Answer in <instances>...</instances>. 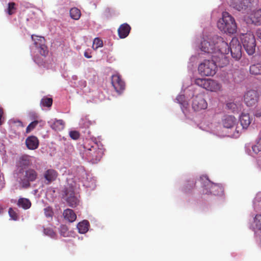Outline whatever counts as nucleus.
<instances>
[{"label": "nucleus", "instance_id": "nucleus-8", "mask_svg": "<svg viewBox=\"0 0 261 261\" xmlns=\"http://www.w3.org/2000/svg\"><path fill=\"white\" fill-rule=\"evenodd\" d=\"M229 48L232 57L236 61L239 60L242 57V46L237 38L232 39Z\"/></svg>", "mask_w": 261, "mask_h": 261}, {"label": "nucleus", "instance_id": "nucleus-25", "mask_svg": "<svg viewBox=\"0 0 261 261\" xmlns=\"http://www.w3.org/2000/svg\"><path fill=\"white\" fill-rule=\"evenodd\" d=\"M63 215L64 218L70 222H74L76 219V214L71 209H66L64 211Z\"/></svg>", "mask_w": 261, "mask_h": 261}, {"label": "nucleus", "instance_id": "nucleus-28", "mask_svg": "<svg viewBox=\"0 0 261 261\" xmlns=\"http://www.w3.org/2000/svg\"><path fill=\"white\" fill-rule=\"evenodd\" d=\"M50 126L55 130H61L64 127V122L62 120H56Z\"/></svg>", "mask_w": 261, "mask_h": 261}, {"label": "nucleus", "instance_id": "nucleus-40", "mask_svg": "<svg viewBox=\"0 0 261 261\" xmlns=\"http://www.w3.org/2000/svg\"><path fill=\"white\" fill-rule=\"evenodd\" d=\"M60 232L61 236L67 237L68 236V228L65 225H62L60 227Z\"/></svg>", "mask_w": 261, "mask_h": 261}, {"label": "nucleus", "instance_id": "nucleus-44", "mask_svg": "<svg viewBox=\"0 0 261 261\" xmlns=\"http://www.w3.org/2000/svg\"><path fill=\"white\" fill-rule=\"evenodd\" d=\"M255 115L256 117H261V108L256 110Z\"/></svg>", "mask_w": 261, "mask_h": 261}, {"label": "nucleus", "instance_id": "nucleus-32", "mask_svg": "<svg viewBox=\"0 0 261 261\" xmlns=\"http://www.w3.org/2000/svg\"><path fill=\"white\" fill-rule=\"evenodd\" d=\"M15 6V4L14 2L9 3L8 4V7L6 12L9 15H11L15 13L16 10Z\"/></svg>", "mask_w": 261, "mask_h": 261}, {"label": "nucleus", "instance_id": "nucleus-3", "mask_svg": "<svg viewBox=\"0 0 261 261\" xmlns=\"http://www.w3.org/2000/svg\"><path fill=\"white\" fill-rule=\"evenodd\" d=\"M17 182L22 189L31 187V182L36 181L38 178V173L35 169L29 168L19 173L14 174Z\"/></svg>", "mask_w": 261, "mask_h": 261}, {"label": "nucleus", "instance_id": "nucleus-1", "mask_svg": "<svg viewBox=\"0 0 261 261\" xmlns=\"http://www.w3.org/2000/svg\"><path fill=\"white\" fill-rule=\"evenodd\" d=\"M213 42L215 43V53L213 55V58L215 61L222 62L220 66H225L228 62L226 55L229 52V45L222 37L217 35L213 36Z\"/></svg>", "mask_w": 261, "mask_h": 261}, {"label": "nucleus", "instance_id": "nucleus-43", "mask_svg": "<svg viewBox=\"0 0 261 261\" xmlns=\"http://www.w3.org/2000/svg\"><path fill=\"white\" fill-rule=\"evenodd\" d=\"M34 61L39 65L41 66L43 65V59L40 58L39 57H35Z\"/></svg>", "mask_w": 261, "mask_h": 261}, {"label": "nucleus", "instance_id": "nucleus-45", "mask_svg": "<svg viewBox=\"0 0 261 261\" xmlns=\"http://www.w3.org/2000/svg\"><path fill=\"white\" fill-rule=\"evenodd\" d=\"M257 36L261 39V29H258L256 33Z\"/></svg>", "mask_w": 261, "mask_h": 261}, {"label": "nucleus", "instance_id": "nucleus-2", "mask_svg": "<svg viewBox=\"0 0 261 261\" xmlns=\"http://www.w3.org/2000/svg\"><path fill=\"white\" fill-rule=\"evenodd\" d=\"M83 154L86 159L93 164L100 161L104 153V150L98 144L90 140H86L82 145Z\"/></svg>", "mask_w": 261, "mask_h": 261}, {"label": "nucleus", "instance_id": "nucleus-27", "mask_svg": "<svg viewBox=\"0 0 261 261\" xmlns=\"http://www.w3.org/2000/svg\"><path fill=\"white\" fill-rule=\"evenodd\" d=\"M249 72L251 75H261V64L257 63L251 65L249 68Z\"/></svg>", "mask_w": 261, "mask_h": 261}, {"label": "nucleus", "instance_id": "nucleus-15", "mask_svg": "<svg viewBox=\"0 0 261 261\" xmlns=\"http://www.w3.org/2000/svg\"><path fill=\"white\" fill-rule=\"evenodd\" d=\"M201 50L212 55L215 53V43L213 42V36L207 40H203L201 43Z\"/></svg>", "mask_w": 261, "mask_h": 261}, {"label": "nucleus", "instance_id": "nucleus-46", "mask_svg": "<svg viewBox=\"0 0 261 261\" xmlns=\"http://www.w3.org/2000/svg\"><path fill=\"white\" fill-rule=\"evenodd\" d=\"M84 56L87 58H91V56L89 55L87 52L84 53Z\"/></svg>", "mask_w": 261, "mask_h": 261}, {"label": "nucleus", "instance_id": "nucleus-21", "mask_svg": "<svg viewBox=\"0 0 261 261\" xmlns=\"http://www.w3.org/2000/svg\"><path fill=\"white\" fill-rule=\"evenodd\" d=\"M131 28L127 23L121 24L118 29V35L120 38H125L129 34Z\"/></svg>", "mask_w": 261, "mask_h": 261}, {"label": "nucleus", "instance_id": "nucleus-29", "mask_svg": "<svg viewBox=\"0 0 261 261\" xmlns=\"http://www.w3.org/2000/svg\"><path fill=\"white\" fill-rule=\"evenodd\" d=\"M70 16L73 19L78 20L81 16V11L76 8H72L70 10Z\"/></svg>", "mask_w": 261, "mask_h": 261}, {"label": "nucleus", "instance_id": "nucleus-30", "mask_svg": "<svg viewBox=\"0 0 261 261\" xmlns=\"http://www.w3.org/2000/svg\"><path fill=\"white\" fill-rule=\"evenodd\" d=\"M252 150L255 154L261 152V137L257 140L255 143L252 146Z\"/></svg>", "mask_w": 261, "mask_h": 261}, {"label": "nucleus", "instance_id": "nucleus-20", "mask_svg": "<svg viewBox=\"0 0 261 261\" xmlns=\"http://www.w3.org/2000/svg\"><path fill=\"white\" fill-rule=\"evenodd\" d=\"M25 144L29 149L34 150L39 146V140L36 137L31 136L27 138Z\"/></svg>", "mask_w": 261, "mask_h": 261}, {"label": "nucleus", "instance_id": "nucleus-39", "mask_svg": "<svg viewBox=\"0 0 261 261\" xmlns=\"http://www.w3.org/2000/svg\"><path fill=\"white\" fill-rule=\"evenodd\" d=\"M44 214L47 218H52L54 212L53 209L50 206H47L44 209Z\"/></svg>", "mask_w": 261, "mask_h": 261}, {"label": "nucleus", "instance_id": "nucleus-47", "mask_svg": "<svg viewBox=\"0 0 261 261\" xmlns=\"http://www.w3.org/2000/svg\"><path fill=\"white\" fill-rule=\"evenodd\" d=\"M4 209L2 206L0 205V214L3 213Z\"/></svg>", "mask_w": 261, "mask_h": 261}, {"label": "nucleus", "instance_id": "nucleus-16", "mask_svg": "<svg viewBox=\"0 0 261 261\" xmlns=\"http://www.w3.org/2000/svg\"><path fill=\"white\" fill-rule=\"evenodd\" d=\"M237 119L232 115L224 116L222 119L223 126L227 128H230L233 127L237 123Z\"/></svg>", "mask_w": 261, "mask_h": 261}, {"label": "nucleus", "instance_id": "nucleus-41", "mask_svg": "<svg viewBox=\"0 0 261 261\" xmlns=\"http://www.w3.org/2000/svg\"><path fill=\"white\" fill-rule=\"evenodd\" d=\"M70 137L73 140H77L80 137V133L79 132L76 130H72L69 133Z\"/></svg>", "mask_w": 261, "mask_h": 261}, {"label": "nucleus", "instance_id": "nucleus-24", "mask_svg": "<svg viewBox=\"0 0 261 261\" xmlns=\"http://www.w3.org/2000/svg\"><path fill=\"white\" fill-rule=\"evenodd\" d=\"M240 121L243 128H247L251 123V119L248 114L242 113L240 117Z\"/></svg>", "mask_w": 261, "mask_h": 261}, {"label": "nucleus", "instance_id": "nucleus-12", "mask_svg": "<svg viewBox=\"0 0 261 261\" xmlns=\"http://www.w3.org/2000/svg\"><path fill=\"white\" fill-rule=\"evenodd\" d=\"M259 95L258 92L254 90L247 91L244 96L245 103L248 107L255 105L258 102Z\"/></svg>", "mask_w": 261, "mask_h": 261}, {"label": "nucleus", "instance_id": "nucleus-50", "mask_svg": "<svg viewBox=\"0 0 261 261\" xmlns=\"http://www.w3.org/2000/svg\"><path fill=\"white\" fill-rule=\"evenodd\" d=\"M260 137H261V130H260Z\"/></svg>", "mask_w": 261, "mask_h": 261}, {"label": "nucleus", "instance_id": "nucleus-4", "mask_svg": "<svg viewBox=\"0 0 261 261\" xmlns=\"http://www.w3.org/2000/svg\"><path fill=\"white\" fill-rule=\"evenodd\" d=\"M218 28L224 33L234 34L237 32L235 20L227 12L222 13V17L218 22Z\"/></svg>", "mask_w": 261, "mask_h": 261}, {"label": "nucleus", "instance_id": "nucleus-23", "mask_svg": "<svg viewBox=\"0 0 261 261\" xmlns=\"http://www.w3.org/2000/svg\"><path fill=\"white\" fill-rule=\"evenodd\" d=\"M17 205L19 208L26 210L29 209L32 205L31 201L26 198H19L17 202Z\"/></svg>", "mask_w": 261, "mask_h": 261}, {"label": "nucleus", "instance_id": "nucleus-13", "mask_svg": "<svg viewBox=\"0 0 261 261\" xmlns=\"http://www.w3.org/2000/svg\"><path fill=\"white\" fill-rule=\"evenodd\" d=\"M192 107L195 111H199L206 109L207 103L202 95H196L193 97Z\"/></svg>", "mask_w": 261, "mask_h": 261}, {"label": "nucleus", "instance_id": "nucleus-42", "mask_svg": "<svg viewBox=\"0 0 261 261\" xmlns=\"http://www.w3.org/2000/svg\"><path fill=\"white\" fill-rule=\"evenodd\" d=\"M4 119V110L2 108L0 107V125L3 124Z\"/></svg>", "mask_w": 261, "mask_h": 261}, {"label": "nucleus", "instance_id": "nucleus-31", "mask_svg": "<svg viewBox=\"0 0 261 261\" xmlns=\"http://www.w3.org/2000/svg\"><path fill=\"white\" fill-rule=\"evenodd\" d=\"M53 104V99L44 97L42 98L40 101V105L44 107H50Z\"/></svg>", "mask_w": 261, "mask_h": 261}, {"label": "nucleus", "instance_id": "nucleus-26", "mask_svg": "<svg viewBox=\"0 0 261 261\" xmlns=\"http://www.w3.org/2000/svg\"><path fill=\"white\" fill-rule=\"evenodd\" d=\"M89 226V222L87 220H83L79 222L77 225V228L80 233H85L88 230Z\"/></svg>", "mask_w": 261, "mask_h": 261}, {"label": "nucleus", "instance_id": "nucleus-9", "mask_svg": "<svg viewBox=\"0 0 261 261\" xmlns=\"http://www.w3.org/2000/svg\"><path fill=\"white\" fill-rule=\"evenodd\" d=\"M203 194H213L214 195H221L223 193V188L221 185L211 183L208 181L203 189Z\"/></svg>", "mask_w": 261, "mask_h": 261}, {"label": "nucleus", "instance_id": "nucleus-18", "mask_svg": "<svg viewBox=\"0 0 261 261\" xmlns=\"http://www.w3.org/2000/svg\"><path fill=\"white\" fill-rule=\"evenodd\" d=\"M249 2L248 0H238L232 2L230 6L239 11L245 10L248 7Z\"/></svg>", "mask_w": 261, "mask_h": 261}, {"label": "nucleus", "instance_id": "nucleus-6", "mask_svg": "<svg viewBox=\"0 0 261 261\" xmlns=\"http://www.w3.org/2000/svg\"><path fill=\"white\" fill-rule=\"evenodd\" d=\"M242 43L244 49L249 55L255 53L256 42L254 35L251 33H247L241 38Z\"/></svg>", "mask_w": 261, "mask_h": 261}, {"label": "nucleus", "instance_id": "nucleus-34", "mask_svg": "<svg viewBox=\"0 0 261 261\" xmlns=\"http://www.w3.org/2000/svg\"><path fill=\"white\" fill-rule=\"evenodd\" d=\"M103 45L102 41L99 38H95L93 42L92 47L94 49H97L98 47H102Z\"/></svg>", "mask_w": 261, "mask_h": 261}, {"label": "nucleus", "instance_id": "nucleus-33", "mask_svg": "<svg viewBox=\"0 0 261 261\" xmlns=\"http://www.w3.org/2000/svg\"><path fill=\"white\" fill-rule=\"evenodd\" d=\"M41 121L35 120L29 124L26 128V133H29L33 130Z\"/></svg>", "mask_w": 261, "mask_h": 261}, {"label": "nucleus", "instance_id": "nucleus-36", "mask_svg": "<svg viewBox=\"0 0 261 261\" xmlns=\"http://www.w3.org/2000/svg\"><path fill=\"white\" fill-rule=\"evenodd\" d=\"M44 233L45 235L48 236L52 238H55L56 237V233L51 228H44Z\"/></svg>", "mask_w": 261, "mask_h": 261}, {"label": "nucleus", "instance_id": "nucleus-19", "mask_svg": "<svg viewBox=\"0 0 261 261\" xmlns=\"http://www.w3.org/2000/svg\"><path fill=\"white\" fill-rule=\"evenodd\" d=\"M205 89L210 91H217L221 89V85L217 81L207 79Z\"/></svg>", "mask_w": 261, "mask_h": 261}, {"label": "nucleus", "instance_id": "nucleus-14", "mask_svg": "<svg viewBox=\"0 0 261 261\" xmlns=\"http://www.w3.org/2000/svg\"><path fill=\"white\" fill-rule=\"evenodd\" d=\"M66 196V202L69 206L72 207H76L80 202L77 197L75 196L74 192L72 188H68L65 191Z\"/></svg>", "mask_w": 261, "mask_h": 261}, {"label": "nucleus", "instance_id": "nucleus-35", "mask_svg": "<svg viewBox=\"0 0 261 261\" xmlns=\"http://www.w3.org/2000/svg\"><path fill=\"white\" fill-rule=\"evenodd\" d=\"M256 228L261 230V215H256L254 219Z\"/></svg>", "mask_w": 261, "mask_h": 261}, {"label": "nucleus", "instance_id": "nucleus-49", "mask_svg": "<svg viewBox=\"0 0 261 261\" xmlns=\"http://www.w3.org/2000/svg\"><path fill=\"white\" fill-rule=\"evenodd\" d=\"M182 98V96H179L177 97V99L178 100L179 98Z\"/></svg>", "mask_w": 261, "mask_h": 261}, {"label": "nucleus", "instance_id": "nucleus-38", "mask_svg": "<svg viewBox=\"0 0 261 261\" xmlns=\"http://www.w3.org/2000/svg\"><path fill=\"white\" fill-rule=\"evenodd\" d=\"M8 213L12 220L16 221L18 219V214L12 207L9 208Z\"/></svg>", "mask_w": 261, "mask_h": 261}, {"label": "nucleus", "instance_id": "nucleus-17", "mask_svg": "<svg viewBox=\"0 0 261 261\" xmlns=\"http://www.w3.org/2000/svg\"><path fill=\"white\" fill-rule=\"evenodd\" d=\"M58 173L57 171L53 169H47L45 171L43 176L46 181V184L48 185L55 181L57 178Z\"/></svg>", "mask_w": 261, "mask_h": 261}, {"label": "nucleus", "instance_id": "nucleus-22", "mask_svg": "<svg viewBox=\"0 0 261 261\" xmlns=\"http://www.w3.org/2000/svg\"><path fill=\"white\" fill-rule=\"evenodd\" d=\"M253 23L256 25L261 24V8L253 11L249 16Z\"/></svg>", "mask_w": 261, "mask_h": 261}, {"label": "nucleus", "instance_id": "nucleus-37", "mask_svg": "<svg viewBox=\"0 0 261 261\" xmlns=\"http://www.w3.org/2000/svg\"><path fill=\"white\" fill-rule=\"evenodd\" d=\"M207 79H197L195 80V83L198 86L205 89L206 87V84L207 83Z\"/></svg>", "mask_w": 261, "mask_h": 261}, {"label": "nucleus", "instance_id": "nucleus-5", "mask_svg": "<svg viewBox=\"0 0 261 261\" xmlns=\"http://www.w3.org/2000/svg\"><path fill=\"white\" fill-rule=\"evenodd\" d=\"M212 58V60H205L199 65L198 71L201 75L213 76L216 73L217 66L223 67L220 65L222 62L215 61V59Z\"/></svg>", "mask_w": 261, "mask_h": 261}, {"label": "nucleus", "instance_id": "nucleus-48", "mask_svg": "<svg viewBox=\"0 0 261 261\" xmlns=\"http://www.w3.org/2000/svg\"><path fill=\"white\" fill-rule=\"evenodd\" d=\"M234 105V104H233V103H228V104H227V106H228V107H230V106L231 107V106H232V105Z\"/></svg>", "mask_w": 261, "mask_h": 261}, {"label": "nucleus", "instance_id": "nucleus-11", "mask_svg": "<svg viewBox=\"0 0 261 261\" xmlns=\"http://www.w3.org/2000/svg\"><path fill=\"white\" fill-rule=\"evenodd\" d=\"M111 83L116 92L119 94H121L125 88V82L118 73L112 75Z\"/></svg>", "mask_w": 261, "mask_h": 261}, {"label": "nucleus", "instance_id": "nucleus-10", "mask_svg": "<svg viewBox=\"0 0 261 261\" xmlns=\"http://www.w3.org/2000/svg\"><path fill=\"white\" fill-rule=\"evenodd\" d=\"M31 38L34 42V44L38 49L41 55L46 56L48 54L47 46L45 45V39L43 37L38 36L35 35H31Z\"/></svg>", "mask_w": 261, "mask_h": 261}, {"label": "nucleus", "instance_id": "nucleus-7", "mask_svg": "<svg viewBox=\"0 0 261 261\" xmlns=\"http://www.w3.org/2000/svg\"><path fill=\"white\" fill-rule=\"evenodd\" d=\"M32 158L28 154H23L20 156L16 162V169L14 173H19V171H23L24 169L32 165Z\"/></svg>", "mask_w": 261, "mask_h": 261}]
</instances>
